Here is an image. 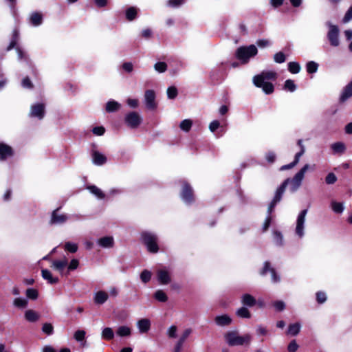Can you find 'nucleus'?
I'll use <instances>...</instances> for the list:
<instances>
[{
	"label": "nucleus",
	"mask_w": 352,
	"mask_h": 352,
	"mask_svg": "<svg viewBox=\"0 0 352 352\" xmlns=\"http://www.w3.org/2000/svg\"><path fill=\"white\" fill-rule=\"evenodd\" d=\"M98 244L104 248H110L114 245V240L113 236H107L100 238L98 240Z\"/></svg>",
	"instance_id": "obj_23"
},
{
	"label": "nucleus",
	"mask_w": 352,
	"mask_h": 352,
	"mask_svg": "<svg viewBox=\"0 0 352 352\" xmlns=\"http://www.w3.org/2000/svg\"><path fill=\"white\" fill-rule=\"evenodd\" d=\"M316 296V300L319 304L324 303L327 300L326 294L323 292H318Z\"/></svg>",
	"instance_id": "obj_60"
},
{
	"label": "nucleus",
	"mask_w": 352,
	"mask_h": 352,
	"mask_svg": "<svg viewBox=\"0 0 352 352\" xmlns=\"http://www.w3.org/2000/svg\"><path fill=\"white\" fill-rule=\"evenodd\" d=\"M116 333L120 337L129 336L131 334V330L126 326H120L117 329Z\"/></svg>",
	"instance_id": "obj_39"
},
{
	"label": "nucleus",
	"mask_w": 352,
	"mask_h": 352,
	"mask_svg": "<svg viewBox=\"0 0 352 352\" xmlns=\"http://www.w3.org/2000/svg\"><path fill=\"white\" fill-rule=\"evenodd\" d=\"M352 19V6L349 8V10L345 13L342 21L343 23H348Z\"/></svg>",
	"instance_id": "obj_63"
},
{
	"label": "nucleus",
	"mask_w": 352,
	"mask_h": 352,
	"mask_svg": "<svg viewBox=\"0 0 352 352\" xmlns=\"http://www.w3.org/2000/svg\"><path fill=\"white\" fill-rule=\"evenodd\" d=\"M42 331L47 336L52 335L54 333V327L51 323L45 322L43 324Z\"/></svg>",
	"instance_id": "obj_51"
},
{
	"label": "nucleus",
	"mask_w": 352,
	"mask_h": 352,
	"mask_svg": "<svg viewBox=\"0 0 352 352\" xmlns=\"http://www.w3.org/2000/svg\"><path fill=\"white\" fill-rule=\"evenodd\" d=\"M274 60L277 63H283L285 61L286 56L283 52H279L274 54Z\"/></svg>",
	"instance_id": "obj_56"
},
{
	"label": "nucleus",
	"mask_w": 352,
	"mask_h": 352,
	"mask_svg": "<svg viewBox=\"0 0 352 352\" xmlns=\"http://www.w3.org/2000/svg\"><path fill=\"white\" fill-rule=\"evenodd\" d=\"M236 314L238 317L241 318H250L252 316L248 309L245 307L239 308L236 311Z\"/></svg>",
	"instance_id": "obj_38"
},
{
	"label": "nucleus",
	"mask_w": 352,
	"mask_h": 352,
	"mask_svg": "<svg viewBox=\"0 0 352 352\" xmlns=\"http://www.w3.org/2000/svg\"><path fill=\"white\" fill-rule=\"evenodd\" d=\"M41 276L43 279L47 280L48 283L54 285L59 282L58 277H54L50 270L47 269H43L41 270Z\"/></svg>",
	"instance_id": "obj_25"
},
{
	"label": "nucleus",
	"mask_w": 352,
	"mask_h": 352,
	"mask_svg": "<svg viewBox=\"0 0 352 352\" xmlns=\"http://www.w3.org/2000/svg\"><path fill=\"white\" fill-rule=\"evenodd\" d=\"M179 183L182 185L180 191V197L183 201L190 205L195 201V196L192 187L186 180H179Z\"/></svg>",
	"instance_id": "obj_4"
},
{
	"label": "nucleus",
	"mask_w": 352,
	"mask_h": 352,
	"mask_svg": "<svg viewBox=\"0 0 352 352\" xmlns=\"http://www.w3.org/2000/svg\"><path fill=\"white\" fill-rule=\"evenodd\" d=\"M300 330V324L298 322L291 324L288 327L287 333L292 336H296Z\"/></svg>",
	"instance_id": "obj_40"
},
{
	"label": "nucleus",
	"mask_w": 352,
	"mask_h": 352,
	"mask_svg": "<svg viewBox=\"0 0 352 352\" xmlns=\"http://www.w3.org/2000/svg\"><path fill=\"white\" fill-rule=\"evenodd\" d=\"M300 68V65L298 62L293 61L288 63V70L293 74L299 73Z\"/></svg>",
	"instance_id": "obj_41"
},
{
	"label": "nucleus",
	"mask_w": 352,
	"mask_h": 352,
	"mask_svg": "<svg viewBox=\"0 0 352 352\" xmlns=\"http://www.w3.org/2000/svg\"><path fill=\"white\" fill-rule=\"evenodd\" d=\"M120 107V104L118 102L115 100H110L107 102L105 110L107 112L112 113L117 111Z\"/></svg>",
	"instance_id": "obj_34"
},
{
	"label": "nucleus",
	"mask_w": 352,
	"mask_h": 352,
	"mask_svg": "<svg viewBox=\"0 0 352 352\" xmlns=\"http://www.w3.org/2000/svg\"><path fill=\"white\" fill-rule=\"evenodd\" d=\"M85 331L84 330H77L74 335V339L78 342L84 340L85 338Z\"/></svg>",
	"instance_id": "obj_57"
},
{
	"label": "nucleus",
	"mask_w": 352,
	"mask_h": 352,
	"mask_svg": "<svg viewBox=\"0 0 352 352\" xmlns=\"http://www.w3.org/2000/svg\"><path fill=\"white\" fill-rule=\"evenodd\" d=\"M78 245L71 242H67L65 244V250L70 253H75L78 250Z\"/></svg>",
	"instance_id": "obj_53"
},
{
	"label": "nucleus",
	"mask_w": 352,
	"mask_h": 352,
	"mask_svg": "<svg viewBox=\"0 0 352 352\" xmlns=\"http://www.w3.org/2000/svg\"><path fill=\"white\" fill-rule=\"evenodd\" d=\"M60 209V207L56 208L52 212L50 224L59 225V224H63L67 221L68 217L67 214H59L58 213V212L59 211Z\"/></svg>",
	"instance_id": "obj_10"
},
{
	"label": "nucleus",
	"mask_w": 352,
	"mask_h": 352,
	"mask_svg": "<svg viewBox=\"0 0 352 352\" xmlns=\"http://www.w3.org/2000/svg\"><path fill=\"white\" fill-rule=\"evenodd\" d=\"M225 338L229 346H242L245 344H249L251 342V336L245 334L243 336H239L236 331H228L225 335Z\"/></svg>",
	"instance_id": "obj_3"
},
{
	"label": "nucleus",
	"mask_w": 352,
	"mask_h": 352,
	"mask_svg": "<svg viewBox=\"0 0 352 352\" xmlns=\"http://www.w3.org/2000/svg\"><path fill=\"white\" fill-rule=\"evenodd\" d=\"M26 296L30 300H36L38 297V292L34 288H28L25 292Z\"/></svg>",
	"instance_id": "obj_44"
},
{
	"label": "nucleus",
	"mask_w": 352,
	"mask_h": 352,
	"mask_svg": "<svg viewBox=\"0 0 352 352\" xmlns=\"http://www.w3.org/2000/svg\"><path fill=\"white\" fill-rule=\"evenodd\" d=\"M22 86L24 88L33 89L34 85L28 76L25 77L22 80Z\"/></svg>",
	"instance_id": "obj_61"
},
{
	"label": "nucleus",
	"mask_w": 352,
	"mask_h": 352,
	"mask_svg": "<svg viewBox=\"0 0 352 352\" xmlns=\"http://www.w3.org/2000/svg\"><path fill=\"white\" fill-rule=\"evenodd\" d=\"M273 307L277 311H282L285 308V304L282 300H276L273 302Z\"/></svg>",
	"instance_id": "obj_58"
},
{
	"label": "nucleus",
	"mask_w": 352,
	"mask_h": 352,
	"mask_svg": "<svg viewBox=\"0 0 352 352\" xmlns=\"http://www.w3.org/2000/svg\"><path fill=\"white\" fill-rule=\"evenodd\" d=\"M68 262L67 258L63 260H55L52 263V266L55 270L58 271L63 276H65L66 272L65 271V267L67 266Z\"/></svg>",
	"instance_id": "obj_19"
},
{
	"label": "nucleus",
	"mask_w": 352,
	"mask_h": 352,
	"mask_svg": "<svg viewBox=\"0 0 352 352\" xmlns=\"http://www.w3.org/2000/svg\"><path fill=\"white\" fill-rule=\"evenodd\" d=\"M303 155V151L298 152L294 157V160L290 164L283 165L280 168V170H289L294 167L300 160V157Z\"/></svg>",
	"instance_id": "obj_31"
},
{
	"label": "nucleus",
	"mask_w": 352,
	"mask_h": 352,
	"mask_svg": "<svg viewBox=\"0 0 352 352\" xmlns=\"http://www.w3.org/2000/svg\"><path fill=\"white\" fill-rule=\"evenodd\" d=\"M306 69L309 74L316 73L318 69V64L314 61H309L306 65Z\"/></svg>",
	"instance_id": "obj_47"
},
{
	"label": "nucleus",
	"mask_w": 352,
	"mask_h": 352,
	"mask_svg": "<svg viewBox=\"0 0 352 352\" xmlns=\"http://www.w3.org/2000/svg\"><path fill=\"white\" fill-rule=\"evenodd\" d=\"M14 155V149L12 146L0 142V160L5 161L9 157H13Z\"/></svg>",
	"instance_id": "obj_13"
},
{
	"label": "nucleus",
	"mask_w": 352,
	"mask_h": 352,
	"mask_svg": "<svg viewBox=\"0 0 352 352\" xmlns=\"http://www.w3.org/2000/svg\"><path fill=\"white\" fill-rule=\"evenodd\" d=\"M178 94L177 89L175 86L169 87L167 89V96L169 99H175Z\"/></svg>",
	"instance_id": "obj_54"
},
{
	"label": "nucleus",
	"mask_w": 352,
	"mask_h": 352,
	"mask_svg": "<svg viewBox=\"0 0 352 352\" xmlns=\"http://www.w3.org/2000/svg\"><path fill=\"white\" fill-rule=\"evenodd\" d=\"M91 155H92L93 162L96 165H98V166L103 165L107 161V157L104 155L98 152V151H95V150L93 151Z\"/></svg>",
	"instance_id": "obj_22"
},
{
	"label": "nucleus",
	"mask_w": 352,
	"mask_h": 352,
	"mask_svg": "<svg viewBox=\"0 0 352 352\" xmlns=\"http://www.w3.org/2000/svg\"><path fill=\"white\" fill-rule=\"evenodd\" d=\"M309 164H305L292 178L289 182L292 183L291 190L295 192L301 185L306 171L309 168Z\"/></svg>",
	"instance_id": "obj_5"
},
{
	"label": "nucleus",
	"mask_w": 352,
	"mask_h": 352,
	"mask_svg": "<svg viewBox=\"0 0 352 352\" xmlns=\"http://www.w3.org/2000/svg\"><path fill=\"white\" fill-rule=\"evenodd\" d=\"M155 298L159 302H165L168 300V296L166 294L161 290H157L154 294Z\"/></svg>",
	"instance_id": "obj_42"
},
{
	"label": "nucleus",
	"mask_w": 352,
	"mask_h": 352,
	"mask_svg": "<svg viewBox=\"0 0 352 352\" xmlns=\"http://www.w3.org/2000/svg\"><path fill=\"white\" fill-rule=\"evenodd\" d=\"M138 9L136 7L131 6L125 11L126 19L129 21L135 20L138 16Z\"/></svg>",
	"instance_id": "obj_30"
},
{
	"label": "nucleus",
	"mask_w": 352,
	"mask_h": 352,
	"mask_svg": "<svg viewBox=\"0 0 352 352\" xmlns=\"http://www.w3.org/2000/svg\"><path fill=\"white\" fill-rule=\"evenodd\" d=\"M92 132L96 135H102L105 133V129L102 126H95L92 129Z\"/></svg>",
	"instance_id": "obj_62"
},
{
	"label": "nucleus",
	"mask_w": 352,
	"mask_h": 352,
	"mask_svg": "<svg viewBox=\"0 0 352 352\" xmlns=\"http://www.w3.org/2000/svg\"><path fill=\"white\" fill-rule=\"evenodd\" d=\"M337 181V177L333 173H329L325 177V182L327 184H333Z\"/></svg>",
	"instance_id": "obj_59"
},
{
	"label": "nucleus",
	"mask_w": 352,
	"mask_h": 352,
	"mask_svg": "<svg viewBox=\"0 0 352 352\" xmlns=\"http://www.w3.org/2000/svg\"><path fill=\"white\" fill-rule=\"evenodd\" d=\"M140 241L146 248L148 252L151 254L158 252L160 248L158 236L156 234L149 231H143L140 233Z\"/></svg>",
	"instance_id": "obj_1"
},
{
	"label": "nucleus",
	"mask_w": 352,
	"mask_h": 352,
	"mask_svg": "<svg viewBox=\"0 0 352 352\" xmlns=\"http://www.w3.org/2000/svg\"><path fill=\"white\" fill-rule=\"evenodd\" d=\"M192 125V120H189V119H186L181 122V123L179 124V127L182 131H184L185 132H188L190 130Z\"/></svg>",
	"instance_id": "obj_43"
},
{
	"label": "nucleus",
	"mask_w": 352,
	"mask_h": 352,
	"mask_svg": "<svg viewBox=\"0 0 352 352\" xmlns=\"http://www.w3.org/2000/svg\"><path fill=\"white\" fill-rule=\"evenodd\" d=\"M258 53V50L254 45L241 46L235 52V57L240 60L241 64H247L250 59L254 57Z\"/></svg>",
	"instance_id": "obj_2"
},
{
	"label": "nucleus",
	"mask_w": 352,
	"mask_h": 352,
	"mask_svg": "<svg viewBox=\"0 0 352 352\" xmlns=\"http://www.w3.org/2000/svg\"><path fill=\"white\" fill-rule=\"evenodd\" d=\"M307 213V209L302 210L298 214L296 221V233L300 237H302L304 234V223L305 221V217Z\"/></svg>",
	"instance_id": "obj_11"
},
{
	"label": "nucleus",
	"mask_w": 352,
	"mask_h": 352,
	"mask_svg": "<svg viewBox=\"0 0 352 352\" xmlns=\"http://www.w3.org/2000/svg\"><path fill=\"white\" fill-rule=\"evenodd\" d=\"M274 241L278 246H282L283 245V236L280 231L275 230L274 232Z\"/></svg>",
	"instance_id": "obj_45"
},
{
	"label": "nucleus",
	"mask_w": 352,
	"mask_h": 352,
	"mask_svg": "<svg viewBox=\"0 0 352 352\" xmlns=\"http://www.w3.org/2000/svg\"><path fill=\"white\" fill-rule=\"evenodd\" d=\"M157 278L161 285H168L171 281L170 273L165 269H160L157 271Z\"/></svg>",
	"instance_id": "obj_15"
},
{
	"label": "nucleus",
	"mask_w": 352,
	"mask_h": 352,
	"mask_svg": "<svg viewBox=\"0 0 352 352\" xmlns=\"http://www.w3.org/2000/svg\"><path fill=\"white\" fill-rule=\"evenodd\" d=\"M277 78V74L272 71H263L260 74L256 75L253 78V81H256L258 83L261 82H265V80H273Z\"/></svg>",
	"instance_id": "obj_12"
},
{
	"label": "nucleus",
	"mask_w": 352,
	"mask_h": 352,
	"mask_svg": "<svg viewBox=\"0 0 352 352\" xmlns=\"http://www.w3.org/2000/svg\"><path fill=\"white\" fill-rule=\"evenodd\" d=\"M283 89L290 92H294L296 89V85L293 80L287 79L285 82Z\"/></svg>",
	"instance_id": "obj_46"
},
{
	"label": "nucleus",
	"mask_w": 352,
	"mask_h": 352,
	"mask_svg": "<svg viewBox=\"0 0 352 352\" xmlns=\"http://www.w3.org/2000/svg\"><path fill=\"white\" fill-rule=\"evenodd\" d=\"M138 327L140 333H146L151 328V322L147 318L140 319L138 322Z\"/></svg>",
	"instance_id": "obj_27"
},
{
	"label": "nucleus",
	"mask_w": 352,
	"mask_h": 352,
	"mask_svg": "<svg viewBox=\"0 0 352 352\" xmlns=\"http://www.w3.org/2000/svg\"><path fill=\"white\" fill-rule=\"evenodd\" d=\"M20 39V32L18 28H14L12 33L11 36V41L10 42V44L6 47V50L7 52H9L12 50V49H15L17 47H19L18 45V42Z\"/></svg>",
	"instance_id": "obj_16"
},
{
	"label": "nucleus",
	"mask_w": 352,
	"mask_h": 352,
	"mask_svg": "<svg viewBox=\"0 0 352 352\" xmlns=\"http://www.w3.org/2000/svg\"><path fill=\"white\" fill-rule=\"evenodd\" d=\"M108 299V294L104 291H99L96 293L94 297V301L96 304L102 305Z\"/></svg>",
	"instance_id": "obj_32"
},
{
	"label": "nucleus",
	"mask_w": 352,
	"mask_h": 352,
	"mask_svg": "<svg viewBox=\"0 0 352 352\" xmlns=\"http://www.w3.org/2000/svg\"><path fill=\"white\" fill-rule=\"evenodd\" d=\"M14 305L18 308H25L28 306V300L25 298H16L14 300Z\"/></svg>",
	"instance_id": "obj_50"
},
{
	"label": "nucleus",
	"mask_w": 352,
	"mask_h": 352,
	"mask_svg": "<svg viewBox=\"0 0 352 352\" xmlns=\"http://www.w3.org/2000/svg\"><path fill=\"white\" fill-rule=\"evenodd\" d=\"M45 113V104L43 103H37L31 107L30 115L32 117L38 118L41 120L44 118Z\"/></svg>",
	"instance_id": "obj_14"
},
{
	"label": "nucleus",
	"mask_w": 352,
	"mask_h": 352,
	"mask_svg": "<svg viewBox=\"0 0 352 352\" xmlns=\"http://www.w3.org/2000/svg\"><path fill=\"white\" fill-rule=\"evenodd\" d=\"M218 129H220V131L217 132V135L221 136L224 132V130L223 127L220 125V122L219 120H213L209 124V129L212 133H215Z\"/></svg>",
	"instance_id": "obj_33"
},
{
	"label": "nucleus",
	"mask_w": 352,
	"mask_h": 352,
	"mask_svg": "<svg viewBox=\"0 0 352 352\" xmlns=\"http://www.w3.org/2000/svg\"><path fill=\"white\" fill-rule=\"evenodd\" d=\"M298 349V345L295 340L291 341L287 346V350L289 352H296Z\"/></svg>",
	"instance_id": "obj_64"
},
{
	"label": "nucleus",
	"mask_w": 352,
	"mask_h": 352,
	"mask_svg": "<svg viewBox=\"0 0 352 352\" xmlns=\"http://www.w3.org/2000/svg\"><path fill=\"white\" fill-rule=\"evenodd\" d=\"M24 317L27 321L30 322H35L38 320L40 316L36 311L32 309H28L25 312Z\"/></svg>",
	"instance_id": "obj_29"
},
{
	"label": "nucleus",
	"mask_w": 352,
	"mask_h": 352,
	"mask_svg": "<svg viewBox=\"0 0 352 352\" xmlns=\"http://www.w3.org/2000/svg\"><path fill=\"white\" fill-rule=\"evenodd\" d=\"M339 30L336 25H331L329 30L327 33V38L331 46L337 47L340 44L339 38Z\"/></svg>",
	"instance_id": "obj_8"
},
{
	"label": "nucleus",
	"mask_w": 352,
	"mask_h": 352,
	"mask_svg": "<svg viewBox=\"0 0 352 352\" xmlns=\"http://www.w3.org/2000/svg\"><path fill=\"white\" fill-rule=\"evenodd\" d=\"M140 278L144 283H147L151 278V272L148 270H144L140 274Z\"/></svg>",
	"instance_id": "obj_52"
},
{
	"label": "nucleus",
	"mask_w": 352,
	"mask_h": 352,
	"mask_svg": "<svg viewBox=\"0 0 352 352\" xmlns=\"http://www.w3.org/2000/svg\"><path fill=\"white\" fill-rule=\"evenodd\" d=\"M331 208L337 214H341L344 210V206L342 203L333 201L331 202Z\"/></svg>",
	"instance_id": "obj_48"
},
{
	"label": "nucleus",
	"mask_w": 352,
	"mask_h": 352,
	"mask_svg": "<svg viewBox=\"0 0 352 352\" xmlns=\"http://www.w3.org/2000/svg\"><path fill=\"white\" fill-rule=\"evenodd\" d=\"M216 324L219 326H228L231 324L232 318L227 314L217 316L214 318Z\"/></svg>",
	"instance_id": "obj_26"
},
{
	"label": "nucleus",
	"mask_w": 352,
	"mask_h": 352,
	"mask_svg": "<svg viewBox=\"0 0 352 352\" xmlns=\"http://www.w3.org/2000/svg\"><path fill=\"white\" fill-rule=\"evenodd\" d=\"M289 181H290L289 178L286 179L280 184V186L277 188V190H276L274 197V198L272 199L273 201H274V202L278 203V202L280 201V200L282 199V197H283V195L285 192V189H286L288 184L289 183Z\"/></svg>",
	"instance_id": "obj_17"
},
{
	"label": "nucleus",
	"mask_w": 352,
	"mask_h": 352,
	"mask_svg": "<svg viewBox=\"0 0 352 352\" xmlns=\"http://www.w3.org/2000/svg\"><path fill=\"white\" fill-rule=\"evenodd\" d=\"M92 194L96 195L98 198L102 199H104L105 197L104 193L98 188L96 186L94 185H90L88 186L87 188Z\"/></svg>",
	"instance_id": "obj_35"
},
{
	"label": "nucleus",
	"mask_w": 352,
	"mask_h": 352,
	"mask_svg": "<svg viewBox=\"0 0 352 352\" xmlns=\"http://www.w3.org/2000/svg\"><path fill=\"white\" fill-rule=\"evenodd\" d=\"M102 338L106 340H111L114 338V332L110 327H105L102 331Z\"/></svg>",
	"instance_id": "obj_37"
},
{
	"label": "nucleus",
	"mask_w": 352,
	"mask_h": 352,
	"mask_svg": "<svg viewBox=\"0 0 352 352\" xmlns=\"http://www.w3.org/2000/svg\"><path fill=\"white\" fill-rule=\"evenodd\" d=\"M331 148L333 154L341 155L345 153L346 147L344 143L336 142L331 145Z\"/></svg>",
	"instance_id": "obj_24"
},
{
	"label": "nucleus",
	"mask_w": 352,
	"mask_h": 352,
	"mask_svg": "<svg viewBox=\"0 0 352 352\" xmlns=\"http://www.w3.org/2000/svg\"><path fill=\"white\" fill-rule=\"evenodd\" d=\"M15 50L16 51L19 60L30 63V64L32 65V62L28 55L20 47H16Z\"/></svg>",
	"instance_id": "obj_36"
},
{
	"label": "nucleus",
	"mask_w": 352,
	"mask_h": 352,
	"mask_svg": "<svg viewBox=\"0 0 352 352\" xmlns=\"http://www.w3.org/2000/svg\"><path fill=\"white\" fill-rule=\"evenodd\" d=\"M352 96V80L343 88L339 101L342 103Z\"/></svg>",
	"instance_id": "obj_21"
},
{
	"label": "nucleus",
	"mask_w": 352,
	"mask_h": 352,
	"mask_svg": "<svg viewBox=\"0 0 352 352\" xmlns=\"http://www.w3.org/2000/svg\"><path fill=\"white\" fill-rule=\"evenodd\" d=\"M146 107L148 109L154 110L157 108L155 93L153 89H147L144 93Z\"/></svg>",
	"instance_id": "obj_7"
},
{
	"label": "nucleus",
	"mask_w": 352,
	"mask_h": 352,
	"mask_svg": "<svg viewBox=\"0 0 352 352\" xmlns=\"http://www.w3.org/2000/svg\"><path fill=\"white\" fill-rule=\"evenodd\" d=\"M271 273L272 281L273 283H277L280 280V277L277 274L274 268L271 267V263L269 261H265L263 268L260 271L261 276H265L267 272Z\"/></svg>",
	"instance_id": "obj_9"
},
{
	"label": "nucleus",
	"mask_w": 352,
	"mask_h": 352,
	"mask_svg": "<svg viewBox=\"0 0 352 352\" xmlns=\"http://www.w3.org/2000/svg\"><path fill=\"white\" fill-rule=\"evenodd\" d=\"M124 122L129 128L137 129L142 122V118L138 113L131 111L126 115Z\"/></svg>",
	"instance_id": "obj_6"
},
{
	"label": "nucleus",
	"mask_w": 352,
	"mask_h": 352,
	"mask_svg": "<svg viewBox=\"0 0 352 352\" xmlns=\"http://www.w3.org/2000/svg\"><path fill=\"white\" fill-rule=\"evenodd\" d=\"M254 85L258 88H261L265 94H271L274 91V86L270 82H261L258 83L256 81H253Z\"/></svg>",
	"instance_id": "obj_20"
},
{
	"label": "nucleus",
	"mask_w": 352,
	"mask_h": 352,
	"mask_svg": "<svg viewBox=\"0 0 352 352\" xmlns=\"http://www.w3.org/2000/svg\"><path fill=\"white\" fill-rule=\"evenodd\" d=\"M241 302L244 306L252 307L256 305V300L253 296L249 294H245L242 296Z\"/></svg>",
	"instance_id": "obj_28"
},
{
	"label": "nucleus",
	"mask_w": 352,
	"mask_h": 352,
	"mask_svg": "<svg viewBox=\"0 0 352 352\" xmlns=\"http://www.w3.org/2000/svg\"><path fill=\"white\" fill-rule=\"evenodd\" d=\"M78 265H79L78 260L76 258H73L70 261L69 264L67 266V270L66 271L65 276H67L69 274L70 271L76 270L78 268Z\"/></svg>",
	"instance_id": "obj_49"
},
{
	"label": "nucleus",
	"mask_w": 352,
	"mask_h": 352,
	"mask_svg": "<svg viewBox=\"0 0 352 352\" xmlns=\"http://www.w3.org/2000/svg\"><path fill=\"white\" fill-rule=\"evenodd\" d=\"M154 68L160 73H163L167 69V64L165 62H157L155 64Z\"/></svg>",
	"instance_id": "obj_55"
},
{
	"label": "nucleus",
	"mask_w": 352,
	"mask_h": 352,
	"mask_svg": "<svg viewBox=\"0 0 352 352\" xmlns=\"http://www.w3.org/2000/svg\"><path fill=\"white\" fill-rule=\"evenodd\" d=\"M43 15L40 12H32L29 18V23L33 26H39L43 23Z\"/></svg>",
	"instance_id": "obj_18"
}]
</instances>
